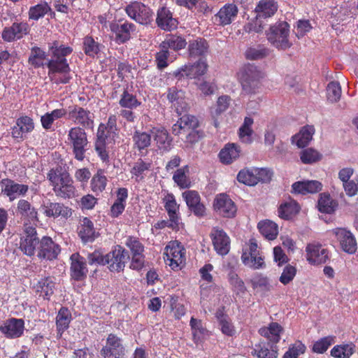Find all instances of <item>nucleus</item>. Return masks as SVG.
Returning <instances> with one entry per match:
<instances>
[{
  "mask_svg": "<svg viewBox=\"0 0 358 358\" xmlns=\"http://www.w3.org/2000/svg\"><path fill=\"white\" fill-rule=\"evenodd\" d=\"M67 114V111L65 108L55 109L50 113H46L41 117V122L42 127L45 129H50L52 128L53 122L64 117Z\"/></svg>",
  "mask_w": 358,
  "mask_h": 358,
  "instance_id": "37998d69",
  "label": "nucleus"
},
{
  "mask_svg": "<svg viewBox=\"0 0 358 358\" xmlns=\"http://www.w3.org/2000/svg\"><path fill=\"white\" fill-rule=\"evenodd\" d=\"M156 22L164 30H171L177 27V20L173 17L171 12L166 7L159 8Z\"/></svg>",
  "mask_w": 358,
  "mask_h": 358,
  "instance_id": "cd10ccee",
  "label": "nucleus"
},
{
  "mask_svg": "<svg viewBox=\"0 0 358 358\" xmlns=\"http://www.w3.org/2000/svg\"><path fill=\"white\" fill-rule=\"evenodd\" d=\"M278 6L274 0H260L255 8L257 16L261 17H269L277 11Z\"/></svg>",
  "mask_w": 358,
  "mask_h": 358,
  "instance_id": "4c0bfd02",
  "label": "nucleus"
},
{
  "mask_svg": "<svg viewBox=\"0 0 358 358\" xmlns=\"http://www.w3.org/2000/svg\"><path fill=\"white\" fill-rule=\"evenodd\" d=\"M83 50L90 57H94L100 50L99 44L92 36H86L83 41Z\"/></svg>",
  "mask_w": 358,
  "mask_h": 358,
  "instance_id": "69168bd1",
  "label": "nucleus"
},
{
  "mask_svg": "<svg viewBox=\"0 0 358 358\" xmlns=\"http://www.w3.org/2000/svg\"><path fill=\"white\" fill-rule=\"evenodd\" d=\"M47 55L45 51L38 47H34L31 50L29 62L35 67L43 66L46 60Z\"/></svg>",
  "mask_w": 358,
  "mask_h": 358,
  "instance_id": "bf43d9fd",
  "label": "nucleus"
},
{
  "mask_svg": "<svg viewBox=\"0 0 358 358\" xmlns=\"http://www.w3.org/2000/svg\"><path fill=\"white\" fill-rule=\"evenodd\" d=\"M24 322L22 319L12 318L6 320L1 327L0 331L7 338H16L20 337L24 332Z\"/></svg>",
  "mask_w": 358,
  "mask_h": 358,
  "instance_id": "412c9836",
  "label": "nucleus"
},
{
  "mask_svg": "<svg viewBox=\"0 0 358 358\" xmlns=\"http://www.w3.org/2000/svg\"><path fill=\"white\" fill-rule=\"evenodd\" d=\"M52 59L48 61L47 66L50 80L56 84H66L71 80L70 67L65 58L73 49L70 46L61 45L57 41L48 44Z\"/></svg>",
  "mask_w": 358,
  "mask_h": 358,
  "instance_id": "f257e3e1",
  "label": "nucleus"
},
{
  "mask_svg": "<svg viewBox=\"0 0 358 358\" xmlns=\"http://www.w3.org/2000/svg\"><path fill=\"white\" fill-rule=\"evenodd\" d=\"M258 228L260 233L268 240H274L278 234V225L270 220L259 222Z\"/></svg>",
  "mask_w": 358,
  "mask_h": 358,
  "instance_id": "de8ad7c7",
  "label": "nucleus"
},
{
  "mask_svg": "<svg viewBox=\"0 0 358 358\" xmlns=\"http://www.w3.org/2000/svg\"><path fill=\"white\" fill-rule=\"evenodd\" d=\"M68 119L77 124L85 128H92L94 125L93 117L90 110L79 106L69 107L67 112Z\"/></svg>",
  "mask_w": 358,
  "mask_h": 358,
  "instance_id": "dca6fc26",
  "label": "nucleus"
},
{
  "mask_svg": "<svg viewBox=\"0 0 358 358\" xmlns=\"http://www.w3.org/2000/svg\"><path fill=\"white\" fill-rule=\"evenodd\" d=\"M34 288L37 292H40L45 299L49 297L53 294L55 289V282L50 277L41 279Z\"/></svg>",
  "mask_w": 358,
  "mask_h": 358,
  "instance_id": "3c124183",
  "label": "nucleus"
},
{
  "mask_svg": "<svg viewBox=\"0 0 358 358\" xmlns=\"http://www.w3.org/2000/svg\"><path fill=\"white\" fill-rule=\"evenodd\" d=\"M107 182L108 180L103 171L101 169L98 170L90 181L91 190L95 193L96 195L99 194L106 189Z\"/></svg>",
  "mask_w": 358,
  "mask_h": 358,
  "instance_id": "49530a36",
  "label": "nucleus"
},
{
  "mask_svg": "<svg viewBox=\"0 0 358 358\" xmlns=\"http://www.w3.org/2000/svg\"><path fill=\"white\" fill-rule=\"evenodd\" d=\"M337 206V202L329 194L322 193L320 195L317 208L321 213H332L335 211Z\"/></svg>",
  "mask_w": 358,
  "mask_h": 358,
  "instance_id": "a18cd8bd",
  "label": "nucleus"
},
{
  "mask_svg": "<svg viewBox=\"0 0 358 358\" xmlns=\"http://www.w3.org/2000/svg\"><path fill=\"white\" fill-rule=\"evenodd\" d=\"M259 332L271 342L277 343L280 340V335L283 332V328L277 322H271L268 327L261 328Z\"/></svg>",
  "mask_w": 358,
  "mask_h": 358,
  "instance_id": "c9c22d12",
  "label": "nucleus"
},
{
  "mask_svg": "<svg viewBox=\"0 0 358 358\" xmlns=\"http://www.w3.org/2000/svg\"><path fill=\"white\" fill-rule=\"evenodd\" d=\"M71 320V311L67 308H61L56 316L57 331L59 336H62V334L69 328Z\"/></svg>",
  "mask_w": 358,
  "mask_h": 358,
  "instance_id": "e433bc0d",
  "label": "nucleus"
},
{
  "mask_svg": "<svg viewBox=\"0 0 358 358\" xmlns=\"http://www.w3.org/2000/svg\"><path fill=\"white\" fill-rule=\"evenodd\" d=\"M237 180L238 182L250 186L257 184L255 167L240 171L237 175Z\"/></svg>",
  "mask_w": 358,
  "mask_h": 358,
  "instance_id": "052dcab7",
  "label": "nucleus"
},
{
  "mask_svg": "<svg viewBox=\"0 0 358 358\" xmlns=\"http://www.w3.org/2000/svg\"><path fill=\"white\" fill-rule=\"evenodd\" d=\"M105 125L101 124L99 125L97 131V141L96 142V151L98 152L99 156L103 161L108 159V154L105 149V138L106 134H104Z\"/></svg>",
  "mask_w": 358,
  "mask_h": 358,
  "instance_id": "6e6d98bb",
  "label": "nucleus"
},
{
  "mask_svg": "<svg viewBox=\"0 0 358 358\" xmlns=\"http://www.w3.org/2000/svg\"><path fill=\"white\" fill-rule=\"evenodd\" d=\"M208 64L205 59L201 58L194 64H185L174 72L176 77H187L190 79L203 76L208 71Z\"/></svg>",
  "mask_w": 358,
  "mask_h": 358,
  "instance_id": "9d476101",
  "label": "nucleus"
},
{
  "mask_svg": "<svg viewBox=\"0 0 358 358\" xmlns=\"http://www.w3.org/2000/svg\"><path fill=\"white\" fill-rule=\"evenodd\" d=\"M1 184L2 192L8 196L10 201L25 195L29 189L27 185L16 183L9 179L3 180Z\"/></svg>",
  "mask_w": 358,
  "mask_h": 358,
  "instance_id": "393cba45",
  "label": "nucleus"
},
{
  "mask_svg": "<svg viewBox=\"0 0 358 358\" xmlns=\"http://www.w3.org/2000/svg\"><path fill=\"white\" fill-rule=\"evenodd\" d=\"M129 259L127 252L121 246L117 245L110 252L106 254V264L111 271L123 270Z\"/></svg>",
  "mask_w": 358,
  "mask_h": 358,
  "instance_id": "2eb2a0df",
  "label": "nucleus"
},
{
  "mask_svg": "<svg viewBox=\"0 0 358 358\" xmlns=\"http://www.w3.org/2000/svg\"><path fill=\"white\" fill-rule=\"evenodd\" d=\"M42 213L49 218L68 219L72 215L71 208L58 202H46L41 206Z\"/></svg>",
  "mask_w": 358,
  "mask_h": 358,
  "instance_id": "4468645a",
  "label": "nucleus"
},
{
  "mask_svg": "<svg viewBox=\"0 0 358 358\" xmlns=\"http://www.w3.org/2000/svg\"><path fill=\"white\" fill-rule=\"evenodd\" d=\"M355 345L348 343L335 345L330 352L334 358H350L355 352Z\"/></svg>",
  "mask_w": 358,
  "mask_h": 358,
  "instance_id": "c03bdc74",
  "label": "nucleus"
},
{
  "mask_svg": "<svg viewBox=\"0 0 358 358\" xmlns=\"http://www.w3.org/2000/svg\"><path fill=\"white\" fill-rule=\"evenodd\" d=\"M208 45L205 39L199 38L189 42V52L192 57L203 56L208 52Z\"/></svg>",
  "mask_w": 358,
  "mask_h": 358,
  "instance_id": "603ef678",
  "label": "nucleus"
},
{
  "mask_svg": "<svg viewBox=\"0 0 358 358\" xmlns=\"http://www.w3.org/2000/svg\"><path fill=\"white\" fill-rule=\"evenodd\" d=\"M228 281L231 287L232 291L236 295L245 293L246 287L245 283L236 273L232 271H230L228 274Z\"/></svg>",
  "mask_w": 358,
  "mask_h": 358,
  "instance_id": "5fc2aeb1",
  "label": "nucleus"
},
{
  "mask_svg": "<svg viewBox=\"0 0 358 358\" xmlns=\"http://www.w3.org/2000/svg\"><path fill=\"white\" fill-rule=\"evenodd\" d=\"M322 188V183L317 180L299 181L292 185L293 192L302 194L317 193Z\"/></svg>",
  "mask_w": 358,
  "mask_h": 358,
  "instance_id": "72a5a7b5",
  "label": "nucleus"
},
{
  "mask_svg": "<svg viewBox=\"0 0 358 358\" xmlns=\"http://www.w3.org/2000/svg\"><path fill=\"white\" fill-rule=\"evenodd\" d=\"M71 271L72 278L77 280L83 279L87 275L88 271L86 267L85 259L79 254L74 253L71 256Z\"/></svg>",
  "mask_w": 358,
  "mask_h": 358,
  "instance_id": "c756f323",
  "label": "nucleus"
},
{
  "mask_svg": "<svg viewBox=\"0 0 358 358\" xmlns=\"http://www.w3.org/2000/svg\"><path fill=\"white\" fill-rule=\"evenodd\" d=\"M34 128V124L31 117L23 116L16 120V124L12 128V136L15 138L22 139L25 135Z\"/></svg>",
  "mask_w": 358,
  "mask_h": 358,
  "instance_id": "a878e982",
  "label": "nucleus"
},
{
  "mask_svg": "<svg viewBox=\"0 0 358 358\" xmlns=\"http://www.w3.org/2000/svg\"><path fill=\"white\" fill-rule=\"evenodd\" d=\"M182 198L186 202L189 209L197 217L206 215V207L201 202L199 193L194 190H187L182 193Z\"/></svg>",
  "mask_w": 358,
  "mask_h": 358,
  "instance_id": "6ab92c4d",
  "label": "nucleus"
},
{
  "mask_svg": "<svg viewBox=\"0 0 358 358\" xmlns=\"http://www.w3.org/2000/svg\"><path fill=\"white\" fill-rule=\"evenodd\" d=\"M167 99L173 104L178 115H181L183 112L187 110L188 105L185 101L182 91L171 88L169 90Z\"/></svg>",
  "mask_w": 358,
  "mask_h": 358,
  "instance_id": "2f4dec72",
  "label": "nucleus"
},
{
  "mask_svg": "<svg viewBox=\"0 0 358 358\" xmlns=\"http://www.w3.org/2000/svg\"><path fill=\"white\" fill-rule=\"evenodd\" d=\"M51 8L46 2H41L38 4L31 6L29 10V18L38 20L50 11Z\"/></svg>",
  "mask_w": 358,
  "mask_h": 358,
  "instance_id": "13d9d810",
  "label": "nucleus"
},
{
  "mask_svg": "<svg viewBox=\"0 0 358 358\" xmlns=\"http://www.w3.org/2000/svg\"><path fill=\"white\" fill-rule=\"evenodd\" d=\"M164 259L172 270H180L185 264L186 250L178 241H170L164 248Z\"/></svg>",
  "mask_w": 358,
  "mask_h": 358,
  "instance_id": "20e7f679",
  "label": "nucleus"
},
{
  "mask_svg": "<svg viewBox=\"0 0 358 358\" xmlns=\"http://www.w3.org/2000/svg\"><path fill=\"white\" fill-rule=\"evenodd\" d=\"M29 32V25L26 22H15L10 27H6L2 31V38L11 42L22 38Z\"/></svg>",
  "mask_w": 358,
  "mask_h": 358,
  "instance_id": "b1692460",
  "label": "nucleus"
},
{
  "mask_svg": "<svg viewBox=\"0 0 358 358\" xmlns=\"http://www.w3.org/2000/svg\"><path fill=\"white\" fill-rule=\"evenodd\" d=\"M48 178L55 195L62 199H71L77 196V189L70 174L62 169H51Z\"/></svg>",
  "mask_w": 358,
  "mask_h": 358,
  "instance_id": "f03ea898",
  "label": "nucleus"
},
{
  "mask_svg": "<svg viewBox=\"0 0 358 358\" xmlns=\"http://www.w3.org/2000/svg\"><path fill=\"white\" fill-rule=\"evenodd\" d=\"M241 260L245 266L254 270L265 267L264 258L258 250V245L255 239H250L243 248Z\"/></svg>",
  "mask_w": 358,
  "mask_h": 358,
  "instance_id": "6e6552de",
  "label": "nucleus"
},
{
  "mask_svg": "<svg viewBox=\"0 0 358 358\" xmlns=\"http://www.w3.org/2000/svg\"><path fill=\"white\" fill-rule=\"evenodd\" d=\"M237 76L245 93L255 94L260 87V80L264 74L257 66L246 64L239 70Z\"/></svg>",
  "mask_w": 358,
  "mask_h": 358,
  "instance_id": "7ed1b4c3",
  "label": "nucleus"
},
{
  "mask_svg": "<svg viewBox=\"0 0 358 358\" xmlns=\"http://www.w3.org/2000/svg\"><path fill=\"white\" fill-rule=\"evenodd\" d=\"M252 355L257 356V358H277L278 348L268 343L255 345Z\"/></svg>",
  "mask_w": 358,
  "mask_h": 358,
  "instance_id": "ea45409f",
  "label": "nucleus"
},
{
  "mask_svg": "<svg viewBox=\"0 0 358 358\" xmlns=\"http://www.w3.org/2000/svg\"><path fill=\"white\" fill-rule=\"evenodd\" d=\"M60 252L59 245L48 236H43L40 241L38 254L40 258L48 260L56 259Z\"/></svg>",
  "mask_w": 358,
  "mask_h": 358,
  "instance_id": "aec40b11",
  "label": "nucleus"
},
{
  "mask_svg": "<svg viewBox=\"0 0 358 358\" xmlns=\"http://www.w3.org/2000/svg\"><path fill=\"white\" fill-rule=\"evenodd\" d=\"M299 210L300 208L298 203L293 200H290L280 206L278 208V215L283 219H289L296 215Z\"/></svg>",
  "mask_w": 358,
  "mask_h": 358,
  "instance_id": "864d4df0",
  "label": "nucleus"
},
{
  "mask_svg": "<svg viewBox=\"0 0 358 358\" xmlns=\"http://www.w3.org/2000/svg\"><path fill=\"white\" fill-rule=\"evenodd\" d=\"M266 35L268 41L278 49L286 50L292 45L289 40V25L286 22L271 26Z\"/></svg>",
  "mask_w": 358,
  "mask_h": 358,
  "instance_id": "39448f33",
  "label": "nucleus"
},
{
  "mask_svg": "<svg viewBox=\"0 0 358 358\" xmlns=\"http://www.w3.org/2000/svg\"><path fill=\"white\" fill-rule=\"evenodd\" d=\"M67 141L73 148L75 158L83 161L88 144L87 134L84 129L79 127L71 128L68 132Z\"/></svg>",
  "mask_w": 358,
  "mask_h": 358,
  "instance_id": "423d86ee",
  "label": "nucleus"
},
{
  "mask_svg": "<svg viewBox=\"0 0 358 358\" xmlns=\"http://www.w3.org/2000/svg\"><path fill=\"white\" fill-rule=\"evenodd\" d=\"M187 45L186 40L180 36L169 35L166 36L164 41L161 43L162 48L173 49L174 50H182Z\"/></svg>",
  "mask_w": 358,
  "mask_h": 358,
  "instance_id": "09e8293b",
  "label": "nucleus"
},
{
  "mask_svg": "<svg viewBox=\"0 0 358 358\" xmlns=\"http://www.w3.org/2000/svg\"><path fill=\"white\" fill-rule=\"evenodd\" d=\"M296 274L295 266L288 264L285 266L279 278L280 282L286 285L293 280Z\"/></svg>",
  "mask_w": 358,
  "mask_h": 358,
  "instance_id": "774afa93",
  "label": "nucleus"
},
{
  "mask_svg": "<svg viewBox=\"0 0 358 358\" xmlns=\"http://www.w3.org/2000/svg\"><path fill=\"white\" fill-rule=\"evenodd\" d=\"M215 250L220 255H227L230 248V239L227 234L217 227H214L210 233Z\"/></svg>",
  "mask_w": 358,
  "mask_h": 358,
  "instance_id": "a211bd4d",
  "label": "nucleus"
},
{
  "mask_svg": "<svg viewBox=\"0 0 358 358\" xmlns=\"http://www.w3.org/2000/svg\"><path fill=\"white\" fill-rule=\"evenodd\" d=\"M327 99L331 102H337L341 96V87L338 82L333 81L327 87Z\"/></svg>",
  "mask_w": 358,
  "mask_h": 358,
  "instance_id": "0e129e2a",
  "label": "nucleus"
},
{
  "mask_svg": "<svg viewBox=\"0 0 358 358\" xmlns=\"http://www.w3.org/2000/svg\"><path fill=\"white\" fill-rule=\"evenodd\" d=\"M240 147L236 143H227L220 150L219 157L222 164H229L236 160L241 155Z\"/></svg>",
  "mask_w": 358,
  "mask_h": 358,
  "instance_id": "473e14b6",
  "label": "nucleus"
},
{
  "mask_svg": "<svg viewBox=\"0 0 358 358\" xmlns=\"http://www.w3.org/2000/svg\"><path fill=\"white\" fill-rule=\"evenodd\" d=\"M193 340L195 343L202 341L208 335V331L201 320L192 317L189 322Z\"/></svg>",
  "mask_w": 358,
  "mask_h": 358,
  "instance_id": "79ce46f5",
  "label": "nucleus"
},
{
  "mask_svg": "<svg viewBox=\"0 0 358 358\" xmlns=\"http://www.w3.org/2000/svg\"><path fill=\"white\" fill-rule=\"evenodd\" d=\"M124 11L131 20L142 25H148L153 20V12L144 3L134 1L125 6Z\"/></svg>",
  "mask_w": 358,
  "mask_h": 358,
  "instance_id": "0eeeda50",
  "label": "nucleus"
},
{
  "mask_svg": "<svg viewBox=\"0 0 358 358\" xmlns=\"http://www.w3.org/2000/svg\"><path fill=\"white\" fill-rule=\"evenodd\" d=\"M101 354L103 358H124L125 348L121 338L115 334H109L106 345L101 349Z\"/></svg>",
  "mask_w": 358,
  "mask_h": 358,
  "instance_id": "ddd939ff",
  "label": "nucleus"
},
{
  "mask_svg": "<svg viewBox=\"0 0 358 358\" xmlns=\"http://www.w3.org/2000/svg\"><path fill=\"white\" fill-rule=\"evenodd\" d=\"M157 148L162 152H168L171 149V138L164 128H154L151 131Z\"/></svg>",
  "mask_w": 358,
  "mask_h": 358,
  "instance_id": "7c9ffc66",
  "label": "nucleus"
},
{
  "mask_svg": "<svg viewBox=\"0 0 358 358\" xmlns=\"http://www.w3.org/2000/svg\"><path fill=\"white\" fill-rule=\"evenodd\" d=\"M250 282L254 289L259 288L263 292H269L273 288L269 279L262 274L255 275Z\"/></svg>",
  "mask_w": 358,
  "mask_h": 358,
  "instance_id": "680f3d73",
  "label": "nucleus"
},
{
  "mask_svg": "<svg viewBox=\"0 0 358 358\" xmlns=\"http://www.w3.org/2000/svg\"><path fill=\"white\" fill-rule=\"evenodd\" d=\"M253 124V119L250 117H245L244 122L238 129V136L241 141L247 144L252 142V135L253 130L252 126Z\"/></svg>",
  "mask_w": 358,
  "mask_h": 358,
  "instance_id": "8fccbe9b",
  "label": "nucleus"
},
{
  "mask_svg": "<svg viewBox=\"0 0 358 358\" xmlns=\"http://www.w3.org/2000/svg\"><path fill=\"white\" fill-rule=\"evenodd\" d=\"M214 210L224 217H234L237 208L234 202L226 194H217L213 201Z\"/></svg>",
  "mask_w": 358,
  "mask_h": 358,
  "instance_id": "f8f14e48",
  "label": "nucleus"
},
{
  "mask_svg": "<svg viewBox=\"0 0 358 358\" xmlns=\"http://www.w3.org/2000/svg\"><path fill=\"white\" fill-rule=\"evenodd\" d=\"M163 203L169 216L166 225L173 229H178L180 223L179 205L172 194H166L163 198Z\"/></svg>",
  "mask_w": 358,
  "mask_h": 358,
  "instance_id": "9b49d317",
  "label": "nucleus"
},
{
  "mask_svg": "<svg viewBox=\"0 0 358 358\" xmlns=\"http://www.w3.org/2000/svg\"><path fill=\"white\" fill-rule=\"evenodd\" d=\"M238 8L233 3H226L216 14L220 25L226 26L230 24L237 17Z\"/></svg>",
  "mask_w": 358,
  "mask_h": 358,
  "instance_id": "bb28decb",
  "label": "nucleus"
},
{
  "mask_svg": "<svg viewBox=\"0 0 358 358\" xmlns=\"http://www.w3.org/2000/svg\"><path fill=\"white\" fill-rule=\"evenodd\" d=\"M231 101V99L228 95L220 96L217 99L215 106L211 108L210 114L214 119V125L215 127H218L217 117L228 109Z\"/></svg>",
  "mask_w": 358,
  "mask_h": 358,
  "instance_id": "a19ab883",
  "label": "nucleus"
},
{
  "mask_svg": "<svg viewBox=\"0 0 358 358\" xmlns=\"http://www.w3.org/2000/svg\"><path fill=\"white\" fill-rule=\"evenodd\" d=\"M314 134V127L307 125L303 127L297 134L292 137V141L299 148H304L310 142Z\"/></svg>",
  "mask_w": 358,
  "mask_h": 358,
  "instance_id": "58836bf2",
  "label": "nucleus"
},
{
  "mask_svg": "<svg viewBox=\"0 0 358 358\" xmlns=\"http://www.w3.org/2000/svg\"><path fill=\"white\" fill-rule=\"evenodd\" d=\"M78 235L83 242H92L98 236L92 222L87 217H84L80 222Z\"/></svg>",
  "mask_w": 358,
  "mask_h": 358,
  "instance_id": "f704fd0d",
  "label": "nucleus"
},
{
  "mask_svg": "<svg viewBox=\"0 0 358 358\" xmlns=\"http://www.w3.org/2000/svg\"><path fill=\"white\" fill-rule=\"evenodd\" d=\"M133 23L125 22L119 25L116 22L110 24V31L115 34V41L118 44L124 43L131 38V34L135 31Z\"/></svg>",
  "mask_w": 358,
  "mask_h": 358,
  "instance_id": "5701e85b",
  "label": "nucleus"
},
{
  "mask_svg": "<svg viewBox=\"0 0 358 358\" xmlns=\"http://www.w3.org/2000/svg\"><path fill=\"white\" fill-rule=\"evenodd\" d=\"M322 155L315 150L308 148L302 150L300 158L303 164H312L321 159Z\"/></svg>",
  "mask_w": 358,
  "mask_h": 358,
  "instance_id": "338daca9",
  "label": "nucleus"
},
{
  "mask_svg": "<svg viewBox=\"0 0 358 358\" xmlns=\"http://www.w3.org/2000/svg\"><path fill=\"white\" fill-rule=\"evenodd\" d=\"M17 213L20 217L29 222H38L37 210L25 199H20L17 203Z\"/></svg>",
  "mask_w": 358,
  "mask_h": 358,
  "instance_id": "c85d7f7f",
  "label": "nucleus"
},
{
  "mask_svg": "<svg viewBox=\"0 0 358 358\" xmlns=\"http://www.w3.org/2000/svg\"><path fill=\"white\" fill-rule=\"evenodd\" d=\"M306 252V260L313 265L324 264L329 258L327 250L319 244H308Z\"/></svg>",
  "mask_w": 358,
  "mask_h": 358,
  "instance_id": "4be33fe9",
  "label": "nucleus"
},
{
  "mask_svg": "<svg viewBox=\"0 0 358 358\" xmlns=\"http://www.w3.org/2000/svg\"><path fill=\"white\" fill-rule=\"evenodd\" d=\"M331 233L336 238L341 249L349 255L355 254L357 250V243L353 234L346 228L338 227Z\"/></svg>",
  "mask_w": 358,
  "mask_h": 358,
  "instance_id": "1a4fd4ad",
  "label": "nucleus"
},
{
  "mask_svg": "<svg viewBox=\"0 0 358 358\" xmlns=\"http://www.w3.org/2000/svg\"><path fill=\"white\" fill-rule=\"evenodd\" d=\"M36 235V230L34 227L25 224L24 232L20 243V248L28 256L33 255L36 245L40 244Z\"/></svg>",
  "mask_w": 358,
  "mask_h": 358,
  "instance_id": "f3484780",
  "label": "nucleus"
},
{
  "mask_svg": "<svg viewBox=\"0 0 358 358\" xmlns=\"http://www.w3.org/2000/svg\"><path fill=\"white\" fill-rule=\"evenodd\" d=\"M135 148L139 151L146 150L151 144V136L146 132L136 131L133 136Z\"/></svg>",
  "mask_w": 358,
  "mask_h": 358,
  "instance_id": "4d7b16f0",
  "label": "nucleus"
},
{
  "mask_svg": "<svg viewBox=\"0 0 358 358\" xmlns=\"http://www.w3.org/2000/svg\"><path fill=\"white\" fill-rule=\"evenodd\" d=\"M335 343V336H328L322 338L315 342L313 346V351L317 354L325 352L333 343Z\"/></svg>",
  "mask_w": 358,
  "mask_h": 358,
  "instance_id": "e2e57ef3",
  "label": "nucleus"
}]
</instances>
